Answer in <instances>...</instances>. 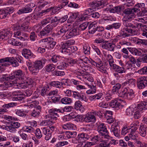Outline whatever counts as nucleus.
<instances>
[{"label":"nucleus","mask_w":147,"mask_h":147,"mask_svg":"<svg viewBox=\"0 0 147 147\" xmlns=\"http://www.w3.org/2000/svg\"><path fill=\"white\" fill-rule=\"evenodd\" d=\"M75 54L76 57L78 58L79 62H81L86 63H90L92 65L96 67V69L100 72L107 74L108 73L107 70V68L104 65L101 60L99 58H97L93 60L91 59H89L88 58L85 56L82 55L79 53H74L73 55Z\"/></svg>","instance_id":"1"},{"label":"nucleus","mask_w":147,"mask_h":147,"mask_svg":"<svg viewBox=\"0 0 147 147\" xmlns=\"http://www.w3.org/2000/svg\"><path fill=\"white\" fill-rule=\"evenodd\" d=\"M46 61V59L44 58L36 60L33 62L29 60L27 61V65L30 73L33 75H36L44 67Z\"/></svg>","instance_id":"2"},{"label":"nucleus","mask_w":147,"mask_h":147,"mask_svg":"<svg viewBox=\"0 0 147 147\" xmlns=\"http://www.w3.org/2000/svg\"><path fill=\"white\" fill-rule=\"evenodd\" d=\"M124 27L121 28L119 34L117 36L118 38L120 37L122 38L129 37L132 35H136L137 34V31L134 30H132L131 28H136L138 26L134 27L124 26Z\"/></svg>","instance_id":"3"},{"label":"nucleus","mask_w":147,"mask_h":147,"mask_svg":"<svg viewBox=\"0 0 147 147\" xmlns=\"http://www.w3.org/2000/svg\"><path fill=\"white\" fill-rule=\"evenodd\" d=\"M17 59L13 57H6L0 59V63L3 67L2 71H4L5 67L8 66L10 64L13 67H17L19 65Z\"/></svg>","instance_id":"4"},{"label":"nucleus","mask_w":147,"mask_h":147,"mask_svg":"<svg viewBox=\"0 0 147 147\" xmlns=\"http://www.w3.org/2000/svg\"><path fill=\"white\" fill-rule=\"evenodd\" d=\"M118 96L124 99L131 100L135 97V92L131 89L125 87L121 89Z\"/></svg>","instance_id":"5"},{"label":"nucleus","mask_w":147,"mask_h":147,"mask_svg":"<svg viewBox=\"0 0 147 147\" xmlns=\"http://www.w3.org/2000/svg\"><path fill=\"white\" fill-rule=\"evenodd\" d=\"M135 15L134 13H132L128 15H125L122 19L123 21V25L126 26H141L142 24L141 23H135L134 22H131L129 20H131L134 18Z\"/></svg>","instance_id":"6"},{"label":"nucleus","mask_w":147,"mask_h":147,"mask_svg":"<svg viewBox=\"0 0 147 147\" xmlns=\"http://www.w3.org/2000/svg\"><path fill=\"white\" fill-rule=\"evenodd\" d=\"M74 43L75 41L72 39H70L67 41L65 43H63L61 44L60 49V51L63 53L70 52L71 50L74 48V47H70V46L74 44Z\"/></svg>","instance_id":"7"},{"label":"nucleus","mask_w":147,"mask_h":147,"mask_svg":"<svg viewBox=\"0 0 147 147\" xmlns=\"http://www.w3.org/2000/svg\"><path fill=\"white\" fill-rule=\"evenodd\" d=\"M97 129L99 134L104 138L108 140L111 139V138L108 135L109 132L107 129L106 126L104 124L101 123L98 125Z\"/></svg>","instance_id":"8"},{"label":"nucleus","mask_w":147,"mask_h":147,"mask_svg":"<svg viewBox=\"0 0 147 147\" xmlns=\"http://www.w3.org/2000/svg\"><path fill=\"white\" fill-rule=\"evenodd\" d=\"M24 81L20 83L17 82V88L18 89H25L26 88L28 85L32 84L33 82V80L31 78H26L25 76Z\"/></svg>","instance_id":"9"},{"label":"nucleus","mask_w":147,"mask_h":147,"mask_svg":"<svg viewBox=\"0 0 147 147\" xmlns=\"http://www.w3.org/2000/svg\"><path fill=\"white\" fill-rule=\"evenodd\" d=\"M95 1L90 3L89 4V6L92 8L94 10H97L98 7L101 5L105 6L107 5V3L106 0L98 1L94 0Z\"/></svg>","instance_id":"10"},{"label":"nucleus","mask_w":147,"mask_h":147,"mask_svg":"<svg viewBox=\"0 0 147 147\" xmlns=\"http://www.w3.org/2000/svg\"><path fill=\"white\" fill-rule=\"evenodd\" d=\"M131 110H142L147 109V102H141L136 106L135 105H132L126 109Z\"/></svg>","instance_id":"11"},{"label":"nucleus","mask_w":147,"mask_h":147,"mask_svg":"<svg viewBox=\"0 0 147 147\" xmlns=\"http://www.w3.org/2000/svg\"><path fill=\"white\" fill-rule=\"evenodd\" d=\"M10 77H11L10 78H11L12 80H16L17 81V79L16 78L24 80L25 76L23 71L20 69H18L15 70L13 73L11 74Z\"/></svg>","instance_id":"12"},{"label":"nucleus","mask_w":147,"mask_h":147,"mask_svg":"<svg viewBox=\"0 0 147 147\" xmlns=\"http://www.w3.org/2000/svg\"><path fill=\"white\" fill-rule=\"evenodd\" d=\"M17 81L16 80L5 82L2 84H0V90H6L7 88L11 86L17 88Z\"/></svg>","instance_id":"13"},{"label":"nucleus","mask_w":147,"mask_h":147,"mask_svg":"<svg viewBox=\"0 0 147 147\" xmlns=\"http://www.w3.org/2000/svg\"><path fill=\"white\" fill-rule=\"evenodd\" d=\"M129 51L131 53L135 55L140 56L147 54V49H140L138 50L135 48H127Z\"/></svg>","instance_id":"14"},{"label":"nucleus","mask_w":147,"mask_h":147,"mask_svg":"<svg viewBox=\"0 0 147 147\" xmlns=\"http://www.w3.org/2000/svg\"><path fill=\"white\" fill-rule=\"evenodd\" d=\"M83 108L82 102L80 100H78L75 102L74 108L71 106H66L63 108V110H71L74 109L76 110H81Z\"/></svg>","instance_id":"15"},{"label":"nucleus","mask_w":147,"mask_h":147,"mask_svg":"<svg viewBox=\"0 0 147 147\" xmlns=\"http://www.w3.org/2000/svg\"><path fill=\"white\" fill-rule=\"evenodd\" d=\"M101 47L103 49L111 52H113L115 49V44L108 41H105L104 43L101 45Z\"/></svg>","instance_id":"16"},{"label":"nucleus","mask_w":147,"mask_h":147,"mask_svg":"<svg viewBox=\"0 0 147 147\" xmlns=\"http://www.w3.org/2000/svg\"><path fill=\"white\" fill-rule=\"evenodd\" d=\"M96 115L94 112L88 113L84 116V121L86 122H92L94 123L95 122L96 120Z\"/></svg>","instance_id":"17"},{"label":"nucleus","mask_w":147,"mask_h":147,"mask_svg":"<svg viewBox=\"0 0 147 147\" xmlns=\"http://www.w3.org/2000/svg\"><path fill=\"white\" fill-rule=\"evenodd\" d=\"M70 26V24H66L63 26H58L57 28L58 30L57 34L58 35L65 34L68 30Z\"/></svg>","instance_id":"18"},{"label":"nucleus","mask_w":147,"mask_h":147,"mask_svg":"<svg viewBox=\"0 0 147 147\" xmlns=\"http://www.w3.org/2000/svg\"><path fill=\"white\" fill-rule=\"evenodd\" d=\"M11 32L8 29H4L0 31V39L2 40L5 38L10 37L12 36Z\"/></svg>","instance_id":"19"},{"label":"nucleus","mask_w":147,"mask_h":147,"mask_svg":"<svg viewBox=\"0 0 147 147\" xmlns=\"http://www.w3.org/2000/svg\"><path fill=\"white\" fill-rule=\"evenodd\" d=\"M122 101L121 99L119 98H115L114 100H112L109 104V106L112 108H115L117 109L120 106V104L119 101Z\"/></svg>","instance_id":"20"},{"label":"nucleus","mask_w":147,"mask_h":147,"mask_svg":"<svg viewBox=\"0 0 147 147\" xmlns=\"http://www.w3.org/2000/svg\"><path fill=\"white\" fill-rule=\"evenodd\" d=\"M14 36L21 40L24 41L25 40L27 39L28 35L26 34H23L20 31H18L14 32Z\"/></svg>","instance_id":"21"},{"label":"nucleus","mask_w":147,"mask_h":147,"mask_svg":"<svg viewBox=\"0 0 147 147\" xmlns=\"http://www.w3.org/2000/svg\"><path fill=\"white\" fill-rule=\"evenodd\" d=\"M119 127L116 123H113L112 125L110 131L116 137H118L119 133Z\"/></svg>","instance_id":"22"},{"label":"nucleus","mask_w":147,"mask_h":147,"mask_svg":"<svg viewBox=\"0 0 147 147\" xmlns=\"http://www.w3.org/2000/svg\"><path fill=\"white\" fill-rule=\"evenodd\" d=\"M89 138V136L84 133L79 134L78 136L77 139L78 142L83 143Z\"/></svg>","instance_id":"23"},{"label":"nucleus","mask_w":147,"mask_h":147,"mask_svg":"<svg viewBox=\"0 0 147 147\" xmlns=\"http://www.w3.org/2000/svg\"><path fill=\"white\" fill-rule=\"evenodd\" d=\"M55 127L53 126L50 125L47 127L41 128L43 133L45 135L48 134L52 133L53 131L55 129Z\"/></svg>","instance_id":"24"},{"label":"nucleus","mask_w":147,"mask_h":147,"mask_svg":"<svg viewBox=\"0 0 147 147\" xmlns=\"http://www.w3.org/2000/svg\"><path fill=\"white\" fill-rule=\"evenodd\" d=\"M83 63H81L80 65V67L82 69H80L83 72H86L87 73H94L95 70L93 68H91L89 66H86L84 65Z\"/></svg>","instance_id":"25"},{"label":"nucleus","mask_w":147,"mask_h":147,"mask_svg":"<svg viewBox=\"0 0 147 147\" xmlns=\"http://www.w3.org/2000/svg\"><path fill=\"white\" fill-rule=\"evenodd\" d=\"M147 126L144 124H141L139 128V132L140 135L143 137L146 135Z\"/></svg>","instance_id":"26"},{"label":"nucleus","mask_w":147,"mask_h":147,"mask_svg":"<svg viewBox=\"0 0 147 147\" xmlns=\"http://www.w3.org/2000/svg\"><path fill=\"white\" fill-rule=\"evenodd\" d=\"M111 68L113 69L116 72L119 74H122L125 73L126 71L125 69L123 67H120L116 64L113 65Z\"/></svg>","instance_id":"27"},{"label":"nucleus","mask_w":147,"mask_h":147,"mask_svg":"<svg viewBox=\"0 0 147 147\" xmlns=\"http://www.w3.org/2000/svg\"><path fill=\"white\" fill-rule=\"evenodd\" d=\"M29 101H32L31 102V104L29 105L28 106V107H29L30 109L31 108H34L35 109L33 110H40L41 109V107L39 105H37L38 104L39 102L38 101L35 100H32L30 98L28 99Z\"/></svg>","instance_id":"28"},{"label":"nucleus","mask_w":147,"mask_h":147,"mask_svg":"<svg viewBox=\"0 0 147 147\" xmlns=\"http://www.w3.org/2000/svg\"><path fill=\"white\" fill-rule=\"evenodd\" d=\"M65 111H48L49 114L45 115L46 118H56V116H58L57 112L63 113Z\"/></svg>","instance_id":"29"},{"label":"nucleus","mask_w":147,"mask_h":147,"mask_svg":"<svg viewBox=\"0 0 147 147\" xmlns=\"http://www.w3.org/2000/svg\"><path fill=\"white\" fill-rule=\"evenodd\" d=\"M79 34L78 32L76 29L74 28L70 29L69 33H67L65 35L67 38H70L73 36H75Z\"/></svg>","instance_id":"30"},{"label":"nucleus","mask_w":147,"mask_h":147,"mask_svg":"<svg viewBox=\"0 0 147 147\" xmlns=\"http://www.w3.org/2000/svg\"><path fill=\"white\" fill-rule=\"evenodd\" d=\"M22 53V55L26 59L31 58L33 55V54L30 50L26 49H23Z\"/></svg>","instance_id":"31"},{"label":"nucleus","mask_w":147,"mask_h":147,"mask_svg":"<svg viewBox=\"0 0 147 147\" xmlns=\"http://www.w3.org/2000/svg\"><path fill=\"white\" fill-rule=\"evenodd\" d=\"M145 4L143 3H138L136 4L134 8L133 9L134 12H138L140 10L142 11L144 9Z\"/></svg>","instance_id":"32"},{"label":"nucleus","mask_w":147,"mask_h":147,"mask_svg":"<svg viewBox=\"0 0 147 147\" xmlns=\"http://www.w3.org/2000/svg\"><path fill=\"white\" fill-rule=\"evenodd\" d=\"M2 129L11 133H15L16 131L11 123H8L7 125H2Z\"/></svg>","instance_id":"33"},{"label":"nucleus","mask_w":147,"mask_h":147,"mask_svg":"<svg viewBox=\"0 0 147 147\" xmlns=\"http://www.w3.org/2000/svg\"><path fill=\"white\" fill-rule=\"evenodd\" d=\"M32 10V9L29 7L27 5L24 7L19 9L18 11V13L20 15L22 13L30 12Z\"/></svg>","instance_id":"34"},{"label":"nucleus","mask_w":147,"mask_h":147,"mask_svg":"<svg viewBox=\"0 0 147 147\" xmlns=\"http://www.w3.org/2000/svg\"><path fill=\"white\" fill-rule=\"evenodd\" d=\"M104 138L102 136H95L91 138V141H92L94 144H98L100 142L102 141L103 138Z\"/></svg>","instance_id":"35"},{"label":"nucleus","mask_w":147,"mask_h":147,"mask_svg":"<svg viewBox=\"0 0 147 147\" xmlns=\"http://www.w3.org/2000/svg\"><path fill=\"white\" fill-rule=\"evenodd\" d=\"M49 85L53 87L60 88L63 86V83L58 81H54L51 82Z\"/></svg>","instance_id":"36"},{"label":"nucleus","mask_w":147,"mask_h":147,"mask_svg":"<svg viewBox=\"0 0 147 147\" xmlns=\"http://www.w3.org/2000/svg\"><path fill=\"white\" fill-rule=\"evenodd\" d=\"M89 29V33L93 34L94 33L97 31V26L95 24L90 23L88 26Z\"/></svg>","instance_id":"37"},{"label":"nucleus","mask_w":147,"mask_h":147,"mask_svg":"<svg viewBox=\"0 0 147 147\" xmlns=\"http://www.w3.org/2000/svg\"><path fill=\"white\" fill-rule=\"evenodd\" d=\"M134 40L135 41L136 44L147 46V40L141 39L138 38H134Z\"/></svg>","instance_id":"38"},{"label":"nucleus","mask_w":147,"mask_h":147,"mask_svg":"<svg viewBox=\"0 0 147 147\" xmlns=\"http://www.w3.org/2000/svg\"><path fill=\"white\" fill-rule=\"evenodd\" d=\"M63 57L57 55H53L51 58V61L53 63H56L58 61L63 60Z\"/></svg>","instance_id":"39"},{"label":"nucleus","mask_w":147,"mask_h":147,"mask_svg":"<svg viewBox=\"0 0 147 147\" xmlns=\"http://www.w3.org/2000/svg\"><path fill=\"white\" fill-rule=\"evenodd\" d=\"M62 126L64 129L68 130H73L76 127L75 125L71 123H67L63 125Z\"/></svg>","instance_id":"40"},{"label":"nucleus","mask_w":147,"mask_h":147,"mask_svg":"<svg viewBox=\"0 0 147 147\" xmlns=\"http://www.w3.org/2000/svg\"><path fill=\"white\" fill-rule=\"evenodd\" d=\"M17 104L16 102H10L8 104H5L3 105L2 107L3 108L2 109V110H6L7 109H8L9 108H11L14 107L15 106L17 105Z\"/></svg>","instance_id":"41"},{"label":"nucleus","mask_w":147,"mask_h":147,"mask_svg":"<svg viewBox=\"0 0 147 147\" xmlns=\"http://www.w3.org/2000/svg\"><path fill=\"white\" fill-rule=\"evenodd\" d=\"M134 65L133 63L128 61L125 64L126 68L127 69L129 70L130 71H134L135 68L134 67Z\"/></svg>","instance_id":"42"},{"label":"nucleus","mask_w":147,"mask_h":147,"mask_svg":"<svg viewBox=\"0 0 147 147\" xmlns=\"http://www.w3.org/2000/svg\"><path fill=\"white\" fill-rule=\"evenodd\" d=\"M105 55L106 59L109 62V64L111 68L115 64L113 63L114 61L113 57L110 54H108Z\"/></svg>","instance_id":"43"},{"label":"nucleus","mask_w":147,"mask_h":147,"mask_svg":"<svg viewBox=\"0 0 147 147\" xmlns=\"http://www.w3.org/2000/svg\"><path fill=\"white\" fill-rule=\"evenodd\" d=\"M77 17V15L76 13H70V16L67 20V22L68 23H70L74 21Z\"/></svg>","instance_id":"44"},{"label":"nucleus","mask_w":147,"mask_h":147,"mask_svg":"<svg viewBox=\"0 0 147 147\" xmlns=\"http://www.w3.org/2000/svg\"><path fill=\"white\" fill-rule=\"evenodd\" d=\"M74 74L76 75L77 77L80 80H82L85 74L84 72H81L80 71L75 70L74 72Z\"/></svg>","instance_id":"45"},{"label":"nucleus","mask_w":147,"mask_h":147,"mask_svg":"<svg viewBox=\"0 0 147 147\" xmlns=\"http://www.w3.org/2000/svg\"><path fill=\"white\" fill-rule=\"evenodd\" d=\"M61 101L62 104L67 105L71 103L72 100L69 97H64L61 99Z\"/></svg>","instance_id":"46"},{"label":"nucleus","mask_w":147,"mask_h":147,"mask_svg":"<svg viewBox=\"0 0 147 147\" xmlns=\"http://www.w3.org/2000/svg\"><path fill=\"white\" fill-rule=\"evenodd\" d=\"M10 75H8L5 74L0 76V80L1 82H3L5 81L9 80L11 81L12 80L11 78H10Z\"/></svg>","instance_id":"47"},{"label":"nucleus","mask_w":147,"mask_h":147,"mask_svg":"<svg viewBox=\"0 0 147 147\" xmlns=\"http://www.w3.org/2000/svg\"><path fill=\"white\" fill-rule=\"evenodd\" d=\"M55 65L53 64H49L45 67V69L47 72H51L55 69Z\"/></svg>","instance_id":"48"},{"label":"nucleus","mask_w":147,"mask_h":147,"mask_svg":"<svg viewBox=\"0 0 147 147\" xmlns=\"http://www.w3.org/2000/svg\"><path fill=\"white\" fill-rule=\"evenodd\" d=\"M89 88L90 89L87 90L86 92V93L87 94H94L96 92V86H94L92 84Z\"/></svg>","instance_id":"49"},{"label":"nucleus","mask_w":147,"mask_h":147,"mask_svg":"<svg viewBox=\"0 0 147 147\" xmlns=\"http://www.w3.org/2000/svg\"><path fill=\"white\" fill-rule=\"evenodd\" d=\"M76 131L72 132L70 131H67L65 133V135L68 138L75 137L76 135Z\"/></svg>","instance_id":"50"},{"label":"nucleus","mask_w":147,"mask_h":147,"mask_svg":"<svg viewBox=\"0 0 147 147\" xmlns=\"http://www.w3.org/2000/svg\"><path fill=\"white\" fill-rule=\"evenodd\" d=\"M2 117L7 121H10V123H11V121H16L18 119L16 118L7 115H3Z\"/></svg>","instance_id":"51"},{"label":"nucleus","mask_w":147,"mask_h":147,"mask_svg":"<svg viewBox=\"0 0 147 147\" xmlns=\"http://www.w3.org/2000/svg\"><path fill=\"white\" fill-rule=\"evenodd\" d=\"M78 61V60L77 61V59H71L68 60L67 63V64L68 65V66H74L77 63H79Z\"/></svg>","instance_id":"52"},{"label":"nucleus","mask_w":147,"mask_h":147,"mask_svg":"<svg viewBox=\"0 0 147 147\" xmlns=\"http://www.w3.org/2000/svg\"><path fill=\"white\" fill-rule=\"evenodd\" d=\"M35 136L37 139L41 138L42 136V134L41 131L39 128L37 129L35 132Z\"/></svg>","instance_id":"53"},{"label":"nucleus","mask_w":147,"mask_h":147,"mask_svg":"<svg viewBox=\"0 0 147 147\" xmlns=\"http://www.w3.org/2000/svg\"><path fill=\"white\" fill-rule=\"evenodd\" d=\"M52 121L50 120L47 119L42 121L40 123L41 125L46 126L52 124Z\"/></svg>","instance_id":"54"},{"label":"nucleus","mask_w":147,"mask_h":147,"mask_svg":"<svg viewBox=\"0 0 147 147\" xmlns=\"http://www.w3.org/2000/svg\"><path fill=\"white\" fill-rule=\"evenodd\" d=\"M51 18H49L43 20L41 22L40 24L42 26H45L47 24L49 23L52 21Z\"/></svg>","instance_id":"55"},{"label":"nucleus","mask_w":147,"mask_h":147,"mask_svg":"<svg viewBox=\"0 0 147 147\" xmlns=\"http://www.w3.org/2000/svg\"><path fill=\"white\" fill-rule=\"evenodd\" d=\"M142 113V111H136L134 113V117L135 119H138L140 117Z\"/></svg>","instance_id":"56"},{"label":"nucleus","mask_w":147,"mask_h":147,"mask_svg":"<svg viewBox=\"0 0 147 147\" xmlns=\"http://www.w3.org/2000/svg\"><path fill=\"white\" fill-rule=\"evenodd\" d=\"M138 81L141 83L144 84L146 86H147V78L144 77H143L138 78Z\"/></svg>","instance_id":"57"},{"label":"nucleus","mask_w":147,"mask_h":147,"mask_svg":"<svg viewBox=\"0 0 147 147\" xmlns=\"http://www.w3.org/2000/svg\"><path fill=\"white\" fill-rule=\"evenodd\" d=\"M42 26L41 24H39L34 25L33 26V28L34 31H35L36 32H38L42 28Z\"/></svg>","instance_id":"58"},{"label":"nucleus","mask_w":147,"mask_h":147,"mask_svg":"<svg viewBox=\"0 0 147 147\" xmlns=\"http://www.w3.org/2000/svg\"><path fill=\"white\" fill-rule=\"evenodd\" d=\"M69 7L74 8H78L80 7V5L74 2H70L68 5Z\"/></svg>","instance_id":"59"},{"label":"nucleus","mask_w":147,"mask_h":147,"mask_svg":"<svg viewBox=\"0 0 147 147\" xmlns=\"http://www.w3.org/2000/svg\"><path fill=\"white\" fill-rule=\"evenodd\" d=\"M68 66V65L66 63L62 62L60 63L59 65L57 66V68L60 69H65Z\"/></svg>","instance_id":"60"},{"label":"nucleus","mask_w":147,"mask_h":147,"mask_svg":"<svg viewBox=\"0 0 147 147\" xmlns=\"http://www.w3.org/2000/svg\"><path fill=\"white\" fill-rule=\"evenodd\" d=\"M8 14L4 9L0 10V18L2 19L6 18Z\"/></svg>","instance_id":"61"},{"label":"nucleus","mask_w":147,"mask_h":147,"mask_svg":"<svg viewBox=\"0 0 147 147\" xmlns=\"http://www.w3.org/2000/svg\"><path fill=\"white\" fill-rule=\"evenodd\" d=\"M28 113L27 111H17L16 113L18 116L22 117H25Z\"/></svg>","instance_id":"62"},{"label":"nucleus","mask_w":147,"mask_h":147,"mask_svg":"<svg viewBox=\"0 0 147 147\" xmlns=\"http://www.w3.org/2000/svg\"><path fill=\"white\" fill-rule=\"evenodd\" d=\"M68 144L67 142L64 141L63 142H59L57 143L55 145V147H61Z\"/></svg>","instance_id":"63"},{"label":"nucleus","mask_w":147,"mask_h":147,"mask_svg":"<svg viewBox=\"0 0 147 147\" xmlns=\"http://www.w3.org/2000/svg\"><path fill=\"white\" fill-rule=\"evenodd\" d=\"M138 72L141 74H147V67H144L138 70Z\"/></svg>","instance_id":"64"}]
</instances>
